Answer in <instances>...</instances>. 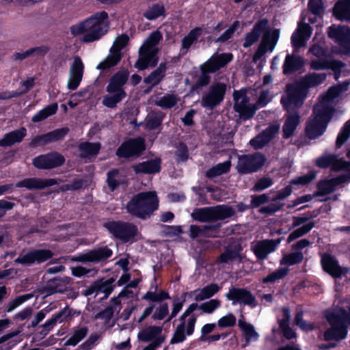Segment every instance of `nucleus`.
I'll list each match as a JSON object with an SVG mask.
<instances>
[{
  "instance_id": "nucleus-1",
  "label": "nucleus",
  "mask_w": 350,
  "mask_h": 350,
  "mask_svg": "<svg viewBox=\"0 0 350 350\" xmlns=\"http://www.w3.org/2000/svg\"><path fill=\"white\" fill-rule=\"evenodd\" d=\"M262 34L263 37L253 56L254 62L260 60L267 53H271L273 51L280 37V30L275 29L271 32L268 21L262 19L258 21L253 29L246 35L243 46L247 48L252 46Z\"/></svg>"
},
{
  "instance_id": "nucleus-2",
  "label": "nucleus",
  "mask_w": 350,
  "mask_h": 350,
  "mask_svg": "<svg viewBox=\"0 0 350 350\" xmlns=\"http://www.w3.org/2000/svg\"><path fill=\"white\" fill-rule=\"evenodd\" d=\"M108 30V14L99 12L88 18L70 27V32L74 36H82L84 42H92L99 40Z\"/></svg>"
},
{
  "instance_id": "nucleus-3",
  "label": "nucleus",
  "mask_w": 350,
  "mask_h": 350,
  "mask_svg": "<svg viewBox=\"0 0 350 350\" xmlns=\"http://www.w3.org/2000/svg\"><path fill=\"white\" fill-rule=\"evenodd\" d=\"M324 317L330 327L325 331L323 339L325 341L345 339L350 326V306L348 307V310L340 306L332 310H327L324 312Z\"/></svg>"
},
{
  "instance_id": "nucleus-4",
  "label": "nucleus",
  "mask_w": 350,
  "mask_h": 350,
  "mask_svg": "<svg viewBox=\"0 0 350 350\" xmlns=\"http://www.w3.org/2000/svg\"><path fill=\"white\" fill-rule=\"evenodd\" d=\"M334 113V108L327 105L314 107V118L308 120V139H315L325 132Z\"/></svg>"
},
{
  "instance_id": "nucleus-5",
  "label": "nucleus",
  "mask_w": 350,
  "mask_h": 350,
  "mask_svg": "<svg viewBox=\"0 0 350 350\" xmlns=\"http://www.w3.org/2000/svg\"><path fill=\"white\" fill-rule=\"evenodd\" d=\"M161 39V33L155 31L144 41L139 51V59L135 64L137 69L144 70L157 64L158 62L157 57L159 51L158 44Z\"/></svg>"
},
{
  "instance_id": "nucleus-6",
  "label": "nucleus",
  "mask_w": 350,
  "mask_h": 350,
  "mask_svg": "<svg viewBox=\"0 0 350 350\" xmlns=\"http://www.w3.org/2000/svg\"><path fill=\"white\" fill-rule=\"evenodd\" d=\"M233 96L234 109L239 113L240 117L244 120L252 118L258 108L265 107L272 98L268 91H263L261 92L257 103L252 105L249 103V100L245 91H235Z\"/></svg>"
},
{
  "instance_id": "nucleus-7",
  "label": "nucleus",
  "mask_w": 350,
  "mask_h": 350,
  "mask_svg": "<svg viewBox=\"0 0 350 350\" xmlns=\"http://www.w3.org/2000/svg\"><path fill=\"white\" fill-rule=\"evenodd\" d=\"M129 77L127 70L123 69L116 72L110 79L107 86V94L103 97V104L107 107L113 108L126 96L123 85Z\"/></svg>"
},
{
  "instance_id": "nucleus-8",
  "label": "nucleus",
  "mask_w": 350,
  "mask_h": 350,
  "mask_svg": "<svg viewBox=\"0 0 350 350\" xmlns=\"http://www.w3.org/2000/svg\"><path fill=\"white\" fill-rule=\"evenodd\" d=\"M158 208V199L154 192L136 195L127 205L128 212L141 218L150 216Z\"/></svg>"
},
{
  "instance_id": "nucleus-9",
  "label": "nucleus",
  "mask_w": 350,
  "mask_h": 350,
  "mask_svg": "<svg viewBox=\"0 0 350 350\" xmlns=\"http://www.w3.org/2000/svg\"><path fill=\"white\" fill-rule=\"evenodd\" d=\"M306 93V80L303 78L287 88V91L282 98L281 102L288 112L301 106Z\"/></svg>"
},
{
  "instance_id": "nucleus-10",
  "label": "nucleus",
  "mask_w": 350,
  "mask_h": 350,
  "mask_svg": "<svg viewBox=\"0 0 350 350\" xmlns=\"http://www.w3.org/2000/svg\"><path fill=\"white\" fill-rule=\"evenodd\" d=\"M105 226L111 234L124 242H133L140 237L137 228L130 223L112 221L106 223Z\"/></svg>"
},
{
  "instance_id": "nucleus-11",
  "label": "nucleus",
  "mask_w": 350,
  "mask_h": 350,
  "mask_svg": "<svg viewBox=\"0 0 350 350\" xmlns=\"http://www.w3.org/2000/svg\"><path fill=\"white\" fill-rule=\"evenodd\" d=\"M232 55L230 53L213 55L209 59L201 66L202 76L200 79V83L202 85L208 83L209 77L206 76V74L215 72L224 67L232 61Z\"/></svg>"
},
{
  "instance_id": "nucleus-12",
  "label": "nucleus",
  "mask_w": 350,
  "mask_h": 350,
  "mask_svg": "<svg viewBox=\"0 0 350 350\" xmlns=\"http://www.w3.org/2000/svg\"><path fill=\"white\" fill-rule=\"evenodd\" d=\"M327 35L340 46L342 54H350V27L332 25L328 27Z\"/></svg>"
},
{
  "instance_id": "nucleus-13",
  "label": "nucleus",
  "mask_w": 350,
  "mask_h": 350,
  "mask_svg": "<svg viewBox=\"0 0 350 350\" xmlns=\"http://www.w3.org/2000/svg\"><path fill=\"white\" fill-rule=\"evenodd\" d=\"M226 88V85L221 82H216L212 84L208 92L202 96V106L211 109L219 105L224 98Z\"/></svg>"
},
{
  "instance_id": "nucleus-14",
  "label": "nucleus",
  "mask_w": 350,
  "mask_h": 350,
  "mask_svg": "<svg viewBox=\"0 0 350 350\" xmlns=\"http://www.w3.org/2000/svg\"><path fill=\"white\" fill-rule=\"evenodd\" d=\"M129 37L126 35L118 36L113 42L108 56L96 67L99 70H105L118 64L121 58V50L127 44Z\"/></svg>"
},
{
  "instance_id": "nucleus-15",
  "label": "nucleus",
  "mask_w": 350,
  "mask_h": 350,
  "mask_svg": "<svg viewBox=\"0 0 350 350\" xmlns=\"http://www.w3.org/2000/svg\"><path fill=\"white\" fill-rule=\"evenodd\" d=\"M321 264L323 270L333 278H341L349 272V267H341L336 257L329 253L321 256Z\"/></svg>"
},
{
  "instance_id": "nucleus-16",
  "label": "nucleus",
  "mask_w": 350,
  "mask_h": 350,
  "mask_svg": "<svg viewBox=\"0 0 350 350\" xmlns=\"http://www.w3.org/2000/svg\"><path fill=\"white\" fill-rule=\"evenodd\" d=\"M180 323L177 326L174 335L171 339V343H179L185 340L187 336L193 333L197 318L196 316H191L188 318L180 317Z\"/></svg>"
},
{
  "instance_id": "nucleus-17",
  "label": "nucleus",
  "mask_w": 350,
  "mask_h": 350,
  "mask_svg": "<svg viewBox=\"0 0 350 350\" xmlns=\"http://www.w3.org/2000/svg\"><path fill=\"white\" fill-rule=\"evenodd\" d=\"M265 161L260 154L243 156L239 158L237 168L239 172L243 174L254 172L263 165Z\"/></svg>"
},
{
  "instance_id": "nucleus-18",
  "label": "nucleus",
  "mask_w": 350,
  "mask_h": 350,
  "mask_svg": "<svg viewBox=\"0 0 350 350\" xmlns=\"http://www.w3.org/2000/svg\"><path fill=\"white\" fill-rule=\"evenodd\" d=\"M84 68L85 66L81 59L75 56L69 69L67 88L70 90H75L79 86L83 79Z\"/></svg>"
},
{
  "instance_id": "nucleus-19",
  "label": "nucleus",
  "mask_w": 350,
  "mask_h": 350,
  "mask_svg": "<svg viewBox=\"0 0 350 350\" xmlns=\"http://www.w3.org/2000/svg\"><path fill=\"white\" fill-rule=\"evenodd\" d=\"M226 297L228 299L232 301L233 305L239 304L241 305H247L252 308L257 305L254 296L250 291L245 288L232 287L226 293Z\"/></svg>"
},
{
  "instance_id": "nucleus-20",
  "label": "nucleus",
  "mask_w": 350,
  "mask_h": 350,
  "mask_svg": "<svg viewBox=\"0 0 350 350\" xmlns=\"http://www.w3.org/2000/svg\"><path fill=\"white\" fill-rule=\"evenodd\" d=\"M64 157L58 152H51L38 156L33 159V165L38 169H51L62 165Z\"/></svg>"
},
{
  "instance_id": "nucleus-21",
  "label": "nucleus",
  "mask_w": 350,
  "mask_h": 350,
  "mask_svg": "<svg viewBox=\"0 0 350 350\" xmlns=\"http://www.w3.org/2000/svg\"><path fill=\"white\" fill-rule=\"evenodd\" d=\"M280 243V239L257 241L252 243L251 248L258 259L265 260L276 250Z\"/></svg>"
},
{
  "instance_id": "nucleus-22",
  "label": "nucleus",
  "mask_w": 350,
  "mask_h": 350,
  "mask_svg": "<svg viewBox=\"0 0 350 350\" xmlns=\"http://www.w3.org/2000/svg\"><path fill=\"white\" fill-rule=\"evenodd\" d=\"M145 148L143 139L139 137L124 142L117 150L121 157H129L141 152Z\"/></svg>"
},
{
  "instance_id": "nucleus-23",
  "label": "nucleus",
  "mask_w": 350,
  "mask_h": 350,
  "mask_svg": "<svg viewBox=\"0 0 350 350\" xmlns=\"http://www.w3.org/2000/svg\"><path fill=\"white\" fill-rule=\"evenodd\" d=\"M316 164L321 168H327L332 166L336 170H349L350 168V161H347L342 159H338L336 154H328L319 157L316 161Z\"/></svg>"
},
{
  "instance_id": "nucleus-24",
  "label": "nucleus",
  "mask_w": 350,
  "mask_h": 350,
  "mask_svg": "<svg viewBox=\"0 0 350 350\" xmlns=\"http://www.w3.org/2000/svg\"><path fill=\"white\" fill-rule=\"evenodd\" d=\"M111 255L112 251L108 247H104L81 254L73 260L81 262H98L109 258Z\"/></svg>"
},
{
  "instance_id": "nucleus-25",
  "label": "nucleus",
  "mask_w": 350,
  "mask_h": 350,
  "mask_svg": "<svg viewBox=\"0 0 350 350\" xmlns=\"http://www.w3.org/2000/svg\"><path fill=\"white\" fill-rule=\"evenodd\" d=\"M53 254L49 250H38L29 252L16 258L15 262L24 265H30L35 262L40 263L51 258Z\"/></svg>"
},
{
  "instance_id": "nucleus-26",
  "label": "nucleus",
  "mask_w": 350,
  "mask_h": 350,
  "mask_svg": "<svg viewBox=\"0 0 350 350\" xmlns=\"http://www.w3.org/2000/svg\"><path fill=\"white\" fill-rule=\"evenodd\" d=\"M304 59L294 53L288 54L283 64V72L288 75L299 71L304 66Z\"/></svg>"
},
{
  "instance_id": "nucleus-27",
  "label": "nucleus",
  "mask_w": 350,
  "mask_h": 350,
  "mask_svg": "<svg viewBox=\"0 0 350 350\" xmlns=\"http://www.w3.org/2000/svg\"><path fill=\"white\" fill-rule=\"evenodd\" d=\"M279 126L271 125L256 138L250 141L251 145L255 148H260L266 145L278 132Z\"/></svg>"
},
{
  "instance_id": "nucleus-28",
  "label": "nucleus",
  "mask_w": 350,
  "mask_h": 350,
  "mask_svg": "<svg viewBox=\"0 0 350 350\" xmlns=\"http://www.w3.org/2000/svg\"><path fill=\"white\" fill-rule=\"evenodd\" d=\"M333 16L340 21L350 22V0H339L332 8Z\"/></svg>"
},
{
  "instance_id": "nucleus-29",
  "label": "nucleus",
  "mask_w": 350,
  "mask_h": 350,
  "mask_svg": "<svg viewBox=\"0 0 350 350\" xmlns=\"http://www.w3.org/2000/svg\"><path fill=\"white\" fill-rule=\"evenodd\" d=\"M221 287L216 284H211L202 288H198L193 291L192 296L196 301H202L213 296L217 293Z\"/></svg>"
},
{
  "instance_id": "nucleus-30",
  "label": "nucleus",
  "mask_w": 350,
  "mask_h": 350,
  "mask_svg": "<svg viewBox=\"0 0 350 350\" xmlns=\"http://www.w3.org/2000/svg\"><path fill=\"white\" fill-rule=\"evenodd\" d=\"M160 170L161 160L157 158L135 166V171L137 173L154 174L159 172Z\"/></svg>"
},
{
  "instance_id": "nucleus-31",
  "label": "nucleus",
  "mask_w": 350,
  "mask_h": 350,
  "mask_svg": "<svg viewBox=\"0 0 350 350\" xmlns=\"http://www.w3.org/2000/svg\"><path fill=\"white\" fill-rule=\"evenodd\" d=\"M306 38V25L301 21L297 29L293 33L291 37V44L295 51L299 49L304 45Z\"/></svg>"
},
{
  "instance_id": "nucleus-32",
  "label": "nucleus",
  "mask_w": 350,
  "mask_h": 350,
  "mask_svg": "<svg viewBox=\"0 0 350 350\" xmlns=\"http://www.w3.org/2000/svg\"><path fill=\"white\" fill-rule=\"evenodd\" d=\"M238 325L243 332L247 343L256 341L258 339L259 335L251 323H247L243 319H240L239 320Z\"/></svg>"
},
{
  "instance_id": "nucleus-33",
  "label": "nucleus",
  "mask_w": 350,
  "mask_h": 350,
  "mask_svg": "<svg viewBox=\"0 0 350 350\" xmlns=\"http://www.w3.org/2000/svg\"><path fill=\"white\" fill-rule=\"evenodd\" d=\"M27 134V131L25 128H21L18 130L12 131L8 133L5 137L0 140L1 146H11L15 143L22 141Z\"/></svg>"
},
{
  "instance_id": "nucleus-34",
  "label": "nucleus",
  "mask_w": 350,
  "mask_h": 350,
  "mask_svg": "<svg viewBox=\"0 0 350 350\" xmlns=\"http://www.w3.org/2000/svg\"><path fill=\"white\" fill-rule=\"evenodd\" d=\"M162 327L159 326H151L142 330L138 334L139 338L145 342L157 341L158 338H164L161 336Z\"/></svg>"
},
{
  "instance_id": "nucleus-35",
  "label": "nucleus",
  "mask_w": 350,
  "mask_h": 350,
  "mask_svg": "<svg viewBox=\"0 0 350 350\" xmlns=\"http://www.w3.org/2000/svg\"><path fill=\"white\" fill-rule=\"evenodd\" d=\"M53 184L52 180H44L37 178H28L18 183L16 186L19 187H26L29 189H42Z\"/></svg>"
},
{
  "instance_id": "nucleus-36",
  "label": "nucleus",
  "mask_w": 350,
  "mask_h": 350,
  "mask_svg": "<svg viewBox=\"0 0 350 350\" xmlns=\"http://www.w3.org/2000/svg\"><path fill=\"white\" fill-rule=\"evenodd\" d=\"M68 282L69 280L68 278H55L50 280L47 284L46 295H49L55 293L64 292L66 289V285Z\"/></svg>"
},
{
  "instance_id": "nucleus-37",
  "label": "nucleus",
  "mask_w": 350,
  "mask_h": 350,
  "mask_svg": "<svg viewBox=\"0 0 350 350\" xmlns=\"http://www.w3.org/2000/svg\"><path fill=\"white\" fill-rule=\"evenodd\" d=\"M290 318L291 315L288 310L284 309L283 318L282 319H278V323L284 336L289 340L295 337V332L288 326Z\"/></svg>"
},
{
  "instance_id": "nucleus-38",
  "label": "nucleus",
  "mask_w": 350,
  "mask_h": 350,
  "mask_svg": "<svg viewBox=\"0 0 350 350\" xmlns=\"http://www.w3.org/2000/svg\"><path fill=\"white\" fill-rule=\"evenodd\" d=\"M58 109L57 103L49 105L37 112L33 117L32 121L33 122H38L47 118L48 117L55 114Z\"/></svg>"
},
{
  "instance_id": "nucleus-39",
  "label": "nucleus",
  "mask_w": 350,
  "mask_h": 350,
  "mask_svg": "<svg viewBox=\"0 0 350 350\" xmlns=\"http://www.w3.org/2000/svg\"><path fill=\"white\" fill-rule=\"evenodd\" d=\"M58 109L57 103L49 105L37 112L33 117L32 121L33 122H38L47 118L48 117L55 114Z\"/></svg>"
},
{
  "instance_id": "nucleus-40",
  "label": "nucleus",
  "mask_w": 350,
  "mask_h": 350,
  "mask_svg": "<svg viewBox=\"0 0 350 350\" xmlns=\"http://www.w3.org/2000/svg\"><path fill=\"white\" fill-rule=\"evenodd\" d=\"M299 122V117L297 113L289 114L283 126L284 135L286 137H290L295 130Z\"/></svg>"
},
{
  "instance_id": "nucleus-41",
  "label": "nucleus",
  "mask_w": 350,
  "mask_h": 350,
  "mask_svg": "<svg viewBox=\"0 0 350 350\" xmlns=\"http://www.w3.org/2000/svg\"><path fill=\"white\" fill-rule=\"evenodd\" d=\"M165 71V66L161 64L157 70L144 79V82L148 85L150 88H152L160 82L164 75Z\"/></svg>"
},
{
  "instance_id": "nucleus-42",
  "label": "nucleus",
  "mask_w": 350,
  "mask_h": 350,
  "mask_svg": "<svg viewBox=\"0 0 350 350\" xmlns=\"http://www.w3.org/2000/svg\"><path fill=\"white\" fill-rule=\"evenodd\" d=\"M69 315L70 310L68 308H65L55 316H54L53 318L47 320L46 323L42 325V327L46 332H49L57 324V322L61 323L64 321Z\"/></svg>"
},
{
  "instance_id": "nucleus-43",
  "label": "nucleus",
  "mask_w": 350,
  "mask_h": 350,
  "mask_svg": "<svg viewBox=\"0 0 350 350\" xmlns=\"http://www.w3.org/2000/svg\"><path fill=\"white\" fill-rule=\"evenodd\" d=\"M165 12V8L161 4H154L150 6L144 12V16L149 20H155L157 18L164 16Z\"/></svg>"
},
{
  "instance_id": "nucleus-44",
  "label": "nucleus",
  "mask_w": 350,
  "mask_h": 350,
  "mask_svg": "<svg viewBox=\"0 0 350 350\" xmlns=\"http://www.w3.org/2000/svg\"><path fill=\"white\" fill-rule=\"evenodd\" d=\"M336 185L333 178L321 180L317 184V196H325L333 192Z\"/></svg>"
},
{
  "instance_id": "nucleus-45",
  "label": "nucleus",
  "mask_w": 350,
  "mask_h": 350,
  "mask_svg": "<svg viewBox=\"0 0 350 350\" xmlns=\"http://www.w3.org/2000/svg\"><path fill=\"white\" fill-rule=\"evenodd\" d=\"M100 145L99 143L85 142L80 146L81 156L86 158L95 156L99 151Z\"/></svg>"
},
{
  "instance_id": "nucleus-46",
  "label": "nucleus",
  "mask_w": 350,
  "mask_h": 350,
  "mask_svg": "<svg viewBox=\"0 0 350 350\" xmlns=\"http://www.w3.org/2000/svg\"><path fill=\"white\" fill-rule=\"evenodd\" d=\"M213 220L224 219L231 217L234 211V210L227 206H217L212 207Z\"/></svg>"
},
{
  "instance_id": "nucleus-47",
  "label": "nucleus",
  "mask_w": 350,
  "mask_h": 350,
  "mask_svg": "<svg viewBox=\"0 0 350 350\" xmlns=\"http://www.w3.org/2000/svg\"><path fill=\"white\" fill-rule=\"evenodd\" d=\"M192 217L200 221H209L213 220L212 207H206L195 210L192 214Z\"/></svg>"
},
{
  "instance_id": "nucleus-48",
  "label": "nucleus",
  "mask_w": 350,
  "mask_h": 350,
  "mask_svg": "<svg viewBox=\"0 0 350 350\" xmlns=\"http://www.w3.org/2000/svg\"><path fill=\"white\" fill-rule=\"evenodd\" d=\"M304 258V255L300 252L285 254L282 256L280 262L282 265L291 266L299 263Z\"/></svg>"
},
{
  "instance_id": "nucleus-49",
  "label": "nucleus",
  "mask_w": 350,
  "mask_h": 350,
  "mask_svg": "<svg viewBox=\"0 0 350 350\" xmlns=\"http://www.w3.org/2000/svg\"><path fill=\"white\" fill-rule=\"evenodd\" d=\"M202 29L201 28H196L191 30L189 34L182 40V49L186 51L189 48L198 40L201 35Z\"/></svg>"
},
{
  "instance_id": "nucleus-50",
  "label": "nucleus",
  "mask_w": 350,
  "mask_h": 350,
  "mask_svg": "<svg viewBox=\"0 0 350 350\" xmlns=\"http://www.w3.org/2000/svg\"><path fill=\"white\" fill-rule=\"evenodd\" d=\"M308 11L313 15L319 16L321 20L325 11L323 0H309L308 3Z\"/></svg>"
},
{
  "instance_id": "nucleus-51",
  "label": "nucleus",
  "mask_w": 350,
  "mask_h": 350,
  "mask_svg": "<svg viewBox=\"0 0 350 350\" xmlns=\"http://www.w3.org/2000/svg\"><path fill=\"white\" fill-rule=\"evenodd\" d=\"M178 98L174 94H166L163 96L158 98L155 101L157 105L164 108L169 109L175 106L178 102Z\"/></svg>"
},
{
  "instance_id": "nucleus-52",
  "label": "nucleus",
  "mask_w": 350,
  "mask_h": 350,
  "mask_svg": "<svg viewBox=\"0 0 350 350\" xmlns=\"http://www.w3.org/2000/svg\"><path fill=\"white\" fill-rule=\"evenodd\" d=\"M230 162L226 161L224 163H219L213 167L208 170L206 172V176L210 178L216 177L220 176L230 170Z\"/></svg>"
},
{
  "instance_id": "nucleus-53",
  "label": "nucleus",
  "mask_w": 350,
  "mask_h": 350,
  "mask_svg": "<svg viewBox=\"0 0 350 350\" xmlns=\"http://www.w3.org/2000/svg\"><path fill=\"white\" fill-rule=\"evenodd\" d=\"M350 136V120L347 121L337 135L336 140V148H340Z\"/></svg>"
},
{
  "instance_id": "nucleus-54",
  "label": "nucleus",
  "mask_w": 350,
  "mask_h": 350,
  "mask_svg": "<svg viewBox=\"0 0 350 350\" xmlns=\"http://www.w3.org/2000/svg\"><path fill=\"white\" fill-rule=\"evenodd\" d=\"M325 69L332 70L334 72L336 78L341 73V69L345 66V64L340 60L334 59L332 57H326Z\"/></svg>"
},
{
  "instance_id": "nucleus-55",
  "label": "nucleus",
  "mask_w": 350,
  "mask_h": 350,
  "mask_svg": "<svg viewBox=\"0 0 350 350\" xmlns=\"http://www.w3.org/2000/svg\"><path fill=\"white\" fill-rule=\"evenodd\" d=\"M112 312L110 310H106L99 314H98L95 318L101 321V323H103V327L105 329L112 327L115 321L112 319Z\"/></svg>"
},
{
  "instance_id": "nucleus-56",
  "label": "nucleus",
  "mask_w": 350,
  "mask_h": 350,
  "mask_svg": "<svg viewBox=\"0 0 350 350\" xmlns=\"http://www.w3.org/2000/svg\"><path fill=\"white\" fill-rule=\"evenodd\" d=\"M288 273V269L282 267L269 273L267 277L262 278L264 283H272L284 278Z\"/></svg>"
},
{
  "instance_id": "nucleus-57",
  "label": "nucleus",
  "mask_w": 350,
  "mask_h": 350,
  "mask_svg": "<svg viewBox=\"0 0 350 350\" xmlns=\"http://www.w3.org/2000/svg\"><path fill=\"white\" fill-rule=\"evenodd\" d=\"M88 334V328L85 327H79L75 330L72 336L68 340L67 344L70 345H76L81 341Z\"/></svg>"
},
{
  "instance_id": "nucleus-58",
  "label": "nucleus",
  "mask_w": 350,
  "mask_h": 350,
  "mask_svg": "<svg viewBox=\"0 0 350 350\" xmlns=\"http://www.w3.org/2000/svg\"><path fill=\"white\" fill-rule=\"evenodd\" d=\"M220 306L221 301L218 299H213L200 304L199 309L202 310L204 313L211 314Z\"/></svg>"
},
{
  "instance_id": "nucleus-59",
  "label": "nucleus",
  "mask_w": 350,
  "mask_h": 350,
  "mask_svg": "<svg viewBox=\"0 0 350 350\" xmlns=\"http://www.w3.org/2000/svg\"><path fill=\"white\" fill-rule=\"evenodd\" d=\"M291 185L286 187L284 189L280 191L278 193V198L283 199L286 197L288 196L292 192V185H305L306 183V177H300L297 179L293 180L291 181Z\"/></svg>"
},
{
  "instance_id": "nucleus-60",
  "label": "nucleus",
  "mask_w": 350,
  "mask_h": 350,
  "mask_svg": "<svg viewBox=\"0 0 350 350\" xmlns=\"http://www.w3.org/2000/svg\"><path fill=\"white\" fill-rule=\"evenodd\" d=\"M326 79L325 74H308V89L321 84Z\"/></svg>"
},
{
  "instance_id": "nucleus-61",
  "label": "nucleus",
  "mask_w": 350,
  "mask_h": 350,
  "mask_svg": "<svg viewBox=\"0 0 350 350\" xmlns=\"http://www.w3.org/2000/svg\"><path fill=\"white\" fill-rule=\"evenodd\" d=\"M120 175L118 171L111 170L107 174V183L111 190H114L120 184Z\"/></svg>"
},
{
  "instance_id": "nucleus-62",
  "label": "nucleus",
  "mask_w": 350,
  "mask_h": 350,
  "mask_svg": "<svg viewBox=\"0 0 350 350\" xmlns=\"http://www.w3.org/2000/svg\"><path fill=\"white\" fill-rule=\"evenodd\" d=\"M169 313L168 305L165 303L159 304L152 314L154 320H163Z\"/></svg>"
},
{
  "instance_id": "nucleus-63",
  "label": "nucleus",
  "mask_w": 350,
  "mask_h": 350,
  "mask_svg": "<svg viewBox=\"0 0 350 350\" xmlns=\"http://www.w3.org/2000/svg\"><path fill=\"white\" fill-rule=\"evenodd\" d=\"M144 298L147 300H149V301H162V300L169 298V295H168V293H167L164 291H160V292L148 291L144 295Z\"/></svg>"
},
{
  "instance_id": "nucleus-64",
  "label": "nucleus",
  "mask_w": 350,
  "mask_h": 350,
  "mask_svg": "<svg viewBox=\"0 0 350 350\" xmlns=\"http://www.w3.org/2000/svg\"><path fill=\"white\" fill-rule=\"evenodd\" d=\"M236 317L231 313L220 318L217 321V325L220 328L232 327L236 323Z\"/></svg>"
}]
</instances>
